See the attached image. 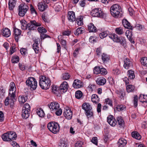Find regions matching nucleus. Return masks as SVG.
Masks as SVG:
<instances>
[{
    "label": "nucleus",
    "mask_w": 147,
    "mask_h": 147,
    "mask_svg": "<svg viewBox=\"0 0 147 147\" xmlns=\"http://www.w3.org/2000/svg\"><path fill=\"white\" fill-rule=\"evenodd\" d=\"M110 12L111 15L115 18H120L122 16L121 7L117 4H115L111 6Z\"/></svg>",
    "instance_id": "obj_1"
},
{
    "label": "nucleus",
    "mask_w": 147,
    "mask_h": 147,
    "mask_svg": "<svg viewBox=\"0 0 147 147\" xmlns=\"http://www.w3.org/2000/svg\"><path fill=\"white\" fill-rule=\"evenodd\" d=\"M39 85L43 89H47L49 88L51 84V81L49 78L44 76L40 77Z\"/></svg>",
    "instance_id": "obj_2"
},
{
    "label": "nucleus",
    "mask_w": 147,
    "mask_h": 147,
    "mask_svg": "<svg viewBox=\"0 0 147 147\" xmlns=\"http://www.w3.org/2000/svg\"><path fill=\"white\" fill-rule=\"evenodd\" d=\"M109 38L112 39L114 42L119 43L123 47L126 45V39L124 37H119L116 34H113V35H109Z\"/></svg>",
    "instance_id": "obj_3"
},
{
    "label": "nucleus",
    "mask_w": 147,
    "mask_h": 147,
    "mask_svg": "<svg viewBox=\"0 0 147 147\" xmlns=\"http://www.w3.org/2000/svg\"><path fill=\"white\" fill-rule=\"evenodd\" d=\"M48 129L54 134H56L59 131L60 126L59 124L55 122H51L47 125Z\"/></svg>",
    "instance_id": "obj_4"
},
{
    "label": "nucleus",
    "mask_w": 147,
    "mask_h": 147,
    "mask_svg": "<svg viewBox=\"0 0 147 147\" xmlns=\"http://www.w3.org/2000/svg\"><path fill=\"white\" fill-rule=\"evenodd\" d=\"M26 85L30 87L31 90H35L37 86V82L36 79L34 78L30 77L28 78L26 82Z\"/></svg>",
    "instance_id": "obj_5"
},
{
    "label": "nucleus",
    "mask_w": 147,
    "mask_h": 147,
    "mask_svg": "<svg viewBox=\"0 0 147 147\" xmlns=\"http://www.w3.org/2000/svg\"><path fill=\"white\" fill-rule=\"evenodd\" d=\"M28 9V6L25 4L22 3L18 7L19 15L22 17L24 16Z\"/></svg>",
    "instance_id": "obj_6"
},
{
    "label": "nucleus",
    "mask_w": 147,
    "mask_h": 147,
    "mask_svg": "<svg viewBox=\"0 0 147 147\" xmlns=\"http://www.w3.org/2000/svg\"><path fill=\"white\" fill-rule=\"evenodd\" d=\"M91 14L93 17L102 18L104 17V13L100 9L95 8L92 10Z\"/></svg>",
    "instance_id": "obj_7"
},
{
    "label": "nucleus",
    "mask_w": 147,
    "mask_h": 147,
    "mask_svg": "<svg viewBox=\"0 0 147 147\" xmlns=\"http://www.w3.org/2000/svg\"><path fill=\"white\" fill-rule=\"evenodd\" d=\"M41 24L40 22H36L35 20L30 21L27 24L28 30H32L36 29V27L40 26Z\"/></svg>",
    "instance_id": "obj_8"
},
{
    "label": "nucleus",
    "mask_w": 147,
    "mask_h": 147,
    "mask_svg": "<svg viewBox=\"0 0 147 147\" xmlns=\"http://www.w3.org/2000/svg\"><path fill=\"white\" fill-rule=\"evenodd\" d=\"M40 40V39L39 38L35 39L33 40L34 43L32 45V48L34 50L35 53L36 54L39 53L40 51V48L38 43V42Z\"/></svg>",
    "instance_id": "obj_9"
},
{
    "label": "nucleus",
    "mask_w": 147,
    "mask_h": 147,
    "mask_svg": "<svg viewBox=\"0 0 147 147\" xmlns=\"http://www.w3.org/2000/svg\"><path fill=\"white\" fill-rule=\"evenodd\" d=\"M9 87L10 88L9 90V96H15L16 87L15 84L13 82H11L10 84Z\"/></svg>",
    "instance_id": "obj_10"
},
{
    "label": "nucleus",
    "mask_w": 147,
    "mask_h": 147,
    "mask_svg": "<svg viewBox=\"0 0 147 147\" xmlns=\"http://www.w3.org/2000/svg\"><path fill=\"white\" fill-rule=\"evenodd\" d=\"M68 88V84L66 82H63L60 85L59 87V90L61 93L66 92Z\"/></svg>",
    "instance_id": "obj_11"
},
{
    "label": "nucleus",
    "mask_w": 147,
    "mask_h": 147,
    "mask_svg": "<svg viewBox=\"0 0 147 147\" xmlns=\"http://www.w3.org/2000/svg\"><path fill=\"white\" fill-rule=\"evenodd\" d=\"M64 117L68 119H71L72 116V113L70 109H65L63 112Z\"/></svg>",
    "instance_id": "obj_12"
},
{
    "label": "nucleus",
    "mask_w": 147,
    "mask_h": 147,
    "mask_svg": "<svg viewBox=\"0 0 147 147\" xmlns=\"http://www.w3.org/2000/svg\"><path fill=\"white\" fill-rule=\"evenodd\" d=\"M13 32L15 40L17 42H18V39L20 37L22 32L21 31L18 29L14 28Z\"/></svg>",
    "instance_id": "obj_13"
},
{
    "label": "nucleus",
    "mask_w": 147,
    "mask_h": 147,
    "mask_svg": "<svg viewBox=\"0 0 147 147\" xmlns=\"http://www.w3.org/2000/svg\"><path fill=\"white\" fill-rule=\"evenodd\" d=\"M83 86V83L82 81L78 79L75 80L74 82L73 86L75 88H79Z\"/></svg>",
    "instance_id": "obj_14"
},
{
    "label": "nucleus",
    "mask_w": 147,
    "mask_h": 147,
    "mask_svg": "<svg viewBox=\"0 0 147 147\" xmlns=\"http://www.w3.org/2000/svg\"><path fill=\"white\" fill-rule=\"evenodd\" d=\"M49 107L51 110L55 111L59 108V105L58 102H53L50 103Z\"/></svg>",
    "instance_id": "obj_15"
},
{
    "label": "nucleus",
    "mask_w": 147,
    "mask_h": 147,
    "mask_svg": "<svg viewBox=\"0 0 147 147\" xmlns=\"http://www.w3.org/2000/svg\"><path fill=\"white\" fill-rule=\"evenodd\" d=\"M107 122L111 126H114L116 124L117 121L113 118L112 115H110L107 117Z\"/></svg>",
    "instance_id": "obj_16"
},
{
    "label": "nucleus",
    "mask_w": 147,
    "mask_h": 147,
    "mask_svg": "<svg viewBox=\"0 0 147 147\" xmlns=\"http://www.w3.org/2000/svg\"><path fill=\"white\" fill-rule=\"evenodd\" d=\"M123 67L126 69H129L130 67L132 66V63L128 58H126L124 60Z\"/></svg>",
    "instance_id": "obj_17"
},
{
    "label": "nucleus",
    "mask_w": 147,
    "mask_h": 147,
    "mask_svg": "<svg viewBox=\"0 0 147 147\" xmlns=\"http://www.w3.org/2000/svg\"><path fill=\"white\" fill-rule=\"evenodd\" d=\"M68 20L71 22H74L76 20V18L74 12L73 11H69L67 16Z\"/></svg>",
    "instance_id": "obj_18"
},
{
    "label": "nucleus",
    "mask_w": 147,
    "mask_h": 147,
    "mask_svg": "<svg viewBox=\"0 0 147 147\" xmlns=\"http://www.w3.org/2000/svg\"><path fill=\"white\" fill-rule=\"evenodd\" d=\"M48 7V5L43 2L39 3L38 4V9L41 11H45L47 8Z\"/></svg>",
    "instance_id": "obj_19"
},
{
    "label": "nucleus",
    "mask_w": 147,
    "mask_h": 147,
    "mask_svg": "<svg viewBox=\"0 0 147 147\" xmlns=\"http://www.w3.org/2000/svg\"><path fill=\"white\" fill-rule=\"evenodd\" d=\"M122 23L123 26L125 28L130 29L131 30L133 29V26L131 25L130 23L127 20L123 19L122 20Z\"/></svg>",
    "instance_id": "obj_20"
},
{
    "label": "nucleus",
    "mask_w": 147,
    "mask_h": 147,
    "mask_svg": "<svg viewBox=\"0 0 147 147\" xmlns=\"http://www.w3.org/2000/svg\"><path fill=\"white\" fill-rule=\"evenodd\" d=\"M8 136H9V141H13L16 140L17 136L16 133L13 131H8Z\"/></svg>",
    "instance_id": "obj_21"
},
{
    "label": "nucleus",
    "mask_w": 147,
    "mask_h": 147,
    "mask_svg": "<svg viewBox=\"0 0 147 147\" xmlns=\"http://www.w3.org/2000/svg\"><path fill=\"white\" fill-rule=\"evenodd\" d=\"M97 84L99 85H104L106 82V79L103 77H100L96 80Z\"/></svg>",
    "instance_id": "obj_22"
},
{
    "label": "nucleus",
    "mask_w": 147,
    "mask_h": 147,
    "mask_svg": "<svg viewBox=\"0 0 147 147\" xmlns=\"http://www.w3.org/2000/svg\"><path fill=\"white\" fill-rule=\"evenodd\" d=\"M127 143V141L123 138L120 139L117 143L119 147H123L126 145Z\"/></svg>",
    "instance_id": "obj_23"
},
{
    "label": "nucleus",
    "mask_w": 147,
    "mask_h": 147,
    "mask_svg": "<svg viewBox=\"0 0 147 147\" xmlns=\"http://www.w3.org/2000/svg\"><path fill=\"white\" fill-rule=\"evenodd\" d=\"M2 35L6 37H9L11 34L10 30L7 28H4L2 30Z\"/></svg>",
    "instance_id": "obj_24"
},
{
    "label": "nucleus",
    "mask_w": 147,
    "mask_h": 147,
    "mask_svg": "<svg viewBox=\"0 0 147 147\" xmlns=\"http://www.w3.org/2000/svg\"><path fill=\"white\" fill-rule=\"evenodd\" d=\"M30 111L22 109V116L23 119H27L30 116Z\"/></svg>",
    "instance_id": "obj_25"
},
{
    "label": "nucleus",
    "mask_w": 147,
    "mask_h": 147,
    "mask_svg": "<svg viewBox=\"0 0 147 147\" xmlns=\"http://www.w3.org/2000/svg\"><path fill=\"white\" fill-rule=\"evenodd\" d=\"M101 57L103 62L104 63H107L110 60L109 55L105 53L102 54Z\"/></svg>",
    "instance_id": "obj_26"
},
{
    "label": "nucleus",
    "mask_w": 147,
    "mask_h": 147,
    "mask_svg": "<svg viewBox=\"0 0 147 147\" xmlns=\"http://www.w3.org/2000/svg\"><path fill=\"white\" fill-rule=\"evenodd\" d=\"M16 0H9L8 3L9 8V10H12L16 4Z\"/></svg>",
    "instance_id": "obj_27"
},
{
    "label": "nucleus",
    "mask_w": 147,
    "mask_h": 147,
    "mask_svg": "<svg viewBox=\"0 0 147 147\" xmlns=\"http://www.w3.org/2000/svg\"><path fill=\"white\" fill-rule=\"evenodd\" d=\"M139 100L143 103L145 102L147 105V95L140 94L139 96Z\"/></svg>",
    "instance_id": "obj_28"
},
{
    "label": "nucleus",
    "mask_w": 147,
    "mask_h": 147,
    "mask_svg": "<svg viewBox=\"0 0 147 147\" xmlns=\"http://www.w3.org/2000/svg\"><path fill=\"white\" fill-rule=\"evenodd\" d=\"M88 28L90 32H96L97 31L96 27L92 23H90L88 26Z\"/></svg>",
    "instance_id": "obj_29"
},
{
    "label": "nucleus",
    "mask_w": 147,
    "mask_h": 147,
    "mask_svg": "<svg viewBox=\"0 0 147 147\" xmlns=\"http://www.w3.org/2000/svg\"><path fill=\"white\" fill-rule=\"evenodd\" d=\"M115 93L118 95V97L121 99H124L125 93L123 90H116Z\"/></svg>",
    "instance_id": "obj_30"
},
{
    "label": "nucleus",
    "mask_w": 147,
    "mask_h": 147,
    "mask_svg": "<svg viewBox=\"0 0 147 147\" xmlns=\"http://www.w3.org/2000/svg\"><path fill=\"white\" fill-rule=\"evenodd\" d=\"M126 36H127V38L132 43H134V41L133 38L131 37V33L130 32L129 30L127 31L125 33Z\"/></svg>",
    "instance_id": "obj_31"
},
{
    "label": "nucleus",
    "mask_w": 147,
    "mask_h": 147,
    "mask_svg": "<svg viewBox=\"0 0 147 147\" xmlns=\"http://www.w3.org/2000/svg\"><path fill=\"white\" fill-rule=\"evenodd\" d=\"M131 134L133 138L137 140H140L141 138V136L137 131H133L131 133Z\"/></svg>",
    "instance_id": "obj_32"
},
{
    "label": "nucleus",
    "mask_w": 147,
    "mask_h": 147,
    "mask_svg": "<svg viewBox=\"0 0 147 147\" xmlns=\"http://www.w3.org/2000/svg\"><path fill=\"white\" fill-rule=\"evenodd\" d=\"M36 113L41 117H43L45 114L43 110L41 108L38 109L36 110Z\"/></svg>",
    "instance_id": "obj_33"
},
{
    "label": "nucleus",
    "mask_w": 147,
    "mask_h": 147,
    "mask_svg": "<svg viewBox=\"0 0 147 147\" xmlns=\"http://www.w3.org/2000/svg\"><path fill=\"white\" fill-rule=\"evenodd\" d=\"M113 34H110L109 33V32L108 31H106L102 33H101L99 34V36L100 38L102 39L107 36H108L109 37V35H113Z\"/></svg>",
    "instance_id": "obj_34"
},
{
    "label": "nucleus",
    "mask_w": 147,
    "mask_h": 147,
    "mask_svg": "<svg viewBox=\"0 0 147 147\" xmlns=\"http://www.w3.org/2000/svg\"><path fill=\"white\" fill-rule=\"evenodd\" d=\"M91 99L92 101L95 103H98L99 101V98L96 94H93L92 95Z\"/></svg>",
    "instance_id": "obj_35"
},
{
    "label": "nucleus",
    "mask_w": 147,
    "mask_h": 147,
    "mask_svg": "<svg viewBox=\"0 0 147 147\" xmlns=\"http://www.w3.org/2000/svg\"><path fill=\"white\" fill-rule=\"evenodd\" d=\"M127 75L129 78L131 79H134L135 77L134 71L131 70L128 71Z\"/></svg>",
    "instance_id": "obj_36"
},
{
    "label": "nucleus",
    "mask_w": 147,
    "mask_h": 147,
    "mask_svg": "<svg viewBox=\"0 0 147 147\" xmlns=\"http://www.w3.org/2000/svg\"><path fill=\"white\" fill-rule=\"evenodd\" d=\"M82 108L85 111L90 109H92V108L89 104L84 103L82 106Z\"/></svg>",
    "instance_id": "obj_37"
},
{
    "label": "nucleus",
    "mask_w": 147,
    "mask_h": 147,
    "mask_svg": "<svg viewBox=\"0 0 147 147\" xmlns=\"http://www.w3.org/2000/svg\"><path fill=\"white\" fill-rule=\"evenodd\" d=\"M115 31L117 34L119 35L123 34L124 32L123 29L121 27L116 28Z\"/></svg>",
    "instance_id": "obj_38"
},
{
    "label": "nucleus",
    "mask_w": 147,
    "mask_h": 147,
    "mask_svg": "<svg viewBox=\"0 0 147 147\" xmlns=\"http://www.w3.org/2000/svg\"><path fill=\"white\" fill-rule=\"evenodd\" d=\"M28 97L26 96H22L18 98V100L20 103L24 104L27 100Z\"/></svg>",
    "instance_id": "obj_39"
},
{
    "label": "nucleus",
    "mask_w": 147,
    "mask_h": 147,
    "mask_svg": "<svg viewBox=\"0 0 147 147\" xmlns=\"http://www.w3.org/2000/svg\"><path fill=\"white\" fill-rule=\"evenodd\" d=\"M117 121L118 124L120 126V127H121L123 126L124 125V121L122 118L121 117H118L117 119Z\"/></svg>",
    "instance_id": "obj_40"
},
{
    "label": "nucleus",
    "mask_w": 147,
    "mask_h": 147,
    "mask_svg": "<svg viewBox=\"0 0 147 147\" xmlns=\"http://www.w3.org/2000/svg\"><path fill=\"white\" fill-rule=\"evenodd\" d=\"M10 98V106L11 108H13V107L14 102L16 101V100L15 99V96L10 95L8 96Z\"/></svg>",
    "instance_id": "obj_41"
},
{
    "label": "nucleus",
    "mask_w": 147,
    "mask_h": 147,
    "mask_svg": "<svg viewBox=\"0 0 147 147\" xmlns=\"http://www.w3.org/2000/svg\"><path fill=\"white\" fill-rule=\"evenodd\" d=\"M84 28L82 27H79L77 28L74 32V34L76 35H78L79 34L83 33L84 32Z\"/></svg>",
    "instance_id": "obj_42"
},
{
    "label": "nucleus",
    "mask_w": 147,
    "mask_h": 147,
    "mask_svg": "<svg viewBox=\"0 0 147 147\" xmlns=\"http://www.w3.org/2000/svg\"><path fill=\"white\" fill-rule=\"evenodd\" d=\"M1 138H2V139L4 141H9V136H8V132L3 134L2 135Z\"/></svg>",
    "instance_id": "obj_43"
},
{
    "label": "nucleus",
    "mask_w": 147,
    "mask_h": 147,
    "mask_svg": "<svg viewBox=\"0 0 147 147\" xmlns=\"http://www.w3.org/2000/svg\"><path fill=\"white\" fill-rule=\"evenodd\" d=\"M82 93L80 90L77 91L75 93V97L76 98L78 99L80 98L82 96Z\"/></svg>",
    "instance_id": "obj_44"
},
{
    "label": "nucleus",
    "mask_w": 147,
    "mask_h": 147,
    "mask_svg": "<svg viewBox=\"0 0 147 147\" xmlns=\"http://www.w3.org/2000/svg\"><path fill=\"white\" fill-rule=\"evenodd\" d=\"M85 114L88 118L91 117L93 116V113L92 109L87 110L85 111Z\"/></svg>",
    "instance_id": "obj_45"
},
{
    "label": "nucleus",
    "mask_w": 147,
    "mask_h": 147,
    "mask_svg": "<svg viewBox=\"0 0 147 147\" xmlns=\"http://www.w3.org/2000/svg\"><path fill=\"white\" fill-rule=\"evenodd\" d=\"M19 60V57L17 56H15L12 57L11 61L13 63H18Z\"/></svg>",
    "instance_id": "obj_46"
},
{
    "label": "nucleus",
    "mask_w": 147,
    "mask_h": 147,
    "mask_svg": "<svg viewBox=\"0 0 147 147\" xmlns=\"http://www.w3.org/2000/svg\"><path fill=\"white\" fill-rule=\"evenodd\" d=\"M126 89L127 92H129L134 90V87L132 85H129L127 86Z\"/></svg>",
    "instance_id": "obj_47"
},
{
    "label": "nucleus",
    "mask_w": 147,
    "mask_h": 147,
    "mask_svg": "<svg viewBox=\"0 0 147 147\" xmlns=\"http://www.w3.org/2000/svg\"><path fill=\"white\" fill-rule=\"evenodd\" d=\"M125 106L122 105H118L116 107V109L118 111H122L125 110Z\"/></svg>",
    "instance_id": "obj_48"
},
{
    "label": "nucleus",
    "mask_w": 147,
    "mask_h": 147,
    "mask_svg": "<svg viewBox=\"0 0 147 147\" xmlns=\"http://www.w3.org/2000/svg\"><path fill=\"white\" fill-rule=\"evenodd\" d=\"M140 61L142 65L147 66V57H144L142 58Z\"/></svg>",
    "instance_id": "obj_49"
},
{
    "label": "nucleus",
    "mask_w": 147,
    "mask_h": 147,
    "mask_svg": "<svg viewBox=\"0 0 147 147\" xmlns=\"http://www.w3.org/2000/svg\"><path fill=\"white\" fill-rule=\"evenodd\" d=\"M37 30L38 32L41 34L46 33L47 32V30L43 27H39Z\"/></svg>",
    "instance_id": "obj_50"
},
{
    "label": "nucleus",
    "mask_w": 147,
    "mask_h": 147,
    "mask_svg": "<svg viewBox=\"0 0 147 147\" xmlns=\"http://www.w3.org/2000/svg\"><path fill=\"white\" fill-rule=\"evenodd\" d=\"M70 77V76L68 73H65L63 74L62 78L64 80H67Z\"/></svg>",
    "instance_id": "obj_51"
},
{
    "label": "nucleus",
    "mask_w": 147,
    "mask_h": 147,
    "mask_svg": "<svg viewBox=\"0 0 147 147\" xmlns=\"http://www.w3.org/2000/svg\"><path fill=\"white\" fill-rule=\"evenodd\" d=\"M106 104H108L111 107L113 106V102L112 100L109 98L105 99Z\"/></svg>",
    "instance_id": "obj_52"
},
{
    "label": "nucleus",
    "mask_w": 147,
    "mask_h": 147,
    "mask_svg": "<svg viewBox=\"0 0 147 147\" xmlns=\"http://www.w3.org/2000/svg\"><path fill=\"white\" fill-rule=\"evenodd\" d=\"M19 68L22 71H24L26 69V66L24 65V63H19L18 64Z\"/></svg>",
    "instance_id": "obj_53"
},
{
    "label": "nucleus",
    "mask_w": 147,
    "mask_h": 147,
    "mask_svg": "<svg viewBox=\"0 0 147 147\" xmlns=\"http://www.w3.org/2000/svg\"><path fill=\"white\" fill-rule=\"evenodd\" d=\"M107 71L105 68H100V74L101 75H105L107 74Z\"/></svg>",
    "instance_id": "obj_54"
},
{
    "label": "nucleus",
    "mask_w": 147,
    "mask_h": 147,
    "mask_svg": "<svg viewBox=\"0 0 147 147\" xmlns=\"http://www.w3.org/2000/svg\"><path fill=\"white\" fill-rule=\"evenodd\" d=\"M88 88L90 89V90L92 91L93 90H95L96 88V85L94 84H90L88 86Z\"/></svg>",
    "instance_id": "obj_55"
},
{
    "label": "nucleus",
    "mask_w": 147,
    "mask_h": 147,
    "mask_svg": "<svg viewBox=\"0 0 147 147\" xmlns=\"http://www.w3.org/2000/svg\"><path fill=\"white\" fill-rule=\"evenodd\" d=\"M100 67L96 66L94 67V72L95 74H100Z\"/></svg>",
    "instance_id": "obj_56"
},
{
    "label": "nucleus",
    "mask_w": 147,
    "mask_h": 147,
    "mask_svg": "<svg viewBox=\"0 0 147 147\" xmlns=\"http://www.w3.org/2000/svg\"><path fill=\"white\" fill-rule=\"evenodd\" d=\"M138 96L136 95L134 96V107H136L138 106Z\"/></svg>",
    "instance_id": "obj_57"
},
{
    "label": "nucleus",
    "mask_w": 147,
    "mask_h": 147,
    "mask_svg": "<svg viewBox=\"0 0 147 147\" xmlns=\"http://www.w3.org/2000/svg\"><path fill=\"white\" fill-rule=\"evenodd\" d=\"M52 90L53 92L55 93L56 92L59 91V88L57 87L55 85H53L52 87Z\"/></svg>",
    "instance_id": "obj_58"
},
{
    "label": "nucleus",
    "mask_w": 147,
    "mask_h": 147,
    "mask_svg": "<svg viewBox=\"0 0 147 147\" xmlns=\"http://www.w3.org/2000/svg\"><path fill=\"white\" fill-rule=\"evenodd\" d=\"M30 107L28 103L25 104L22 107V109L30 111Z\"/></svg>",
    "instance_id": "obj_59"
},
{
    "label": "nucleus",
    "mask_w": 147,
    "mask_h": 147,
    "mask_svg": "<svg viewBox=\"0 0 147 147\" xmlns=\"http://www.w3.org/2000/svg\"><path fill=\"white\" fill-rule=\"evenodd\" d=\"M24 21L25 22L24 23H23V22L22 23H21V28L23 30H28V26L27 24H25V22H26V21L25 20H24Z\"/></svg>",
    "instance_id": "obj_60"
},
{
    "label": "nucleus",
    "mask_w": 147,
    "mask_h": 147,
    "mask_svg": "<svg viewBox=\"0 0 147 147\" xmlns=\"http://www.w3.org/2000/svg\"><path fill=\"white\" fill-rule=\"evenodd\" d=\"M30 10L31 13L32 14H35V15H36L37 14V13L35 9L32 5H30Z\"/></svg>",
    "instance_id": "obj_61"
},
{
    "label": "nucleus",
    "mask_w": 147,
    "mask_h": 147,
    "mask_svg": "<svg viewBox=\"0 0 147 147\" xmlns=\"http://www.w3.org/2000/svg\"><path fill=\"white\" fill-rule=\"evenodd\" d=\"M91 141L94 144L97 145L98 144V140L96 137H93L91 140Z\"/></svg>",
    "instance_id": "obj_62"
},
{
    "label": "nucleus",
    "mask_w": 147,
    "mask_h": 147,
    "mask_svg": "<svg viewBox=\"0 0 147 147\" xmlns=\"http://www.w3.org/2000/svg\"><path fill=\"white\" fill-rule=\"evenodd\" d=\"M59 146L60 147H67V144H65V142L63 140L61 141Z\"/></svg>",
    "instance_id": "obj_63"
},
{
    "label": "nucleus",
    "mask_w": 147,
    "mask_h": 147,
    "mask_svg": "<svg viewBox=\"0 0 147 147\" xmlns=\"http://www.w3.org/2000/svg\"><path fill=\"white\" fill-rule=\"evenodd\" d=\"M83 143L81 141H78L75 144V147H82Z\"/></svg>",
    "instance_id": "obj_64"
}]
</instances>
